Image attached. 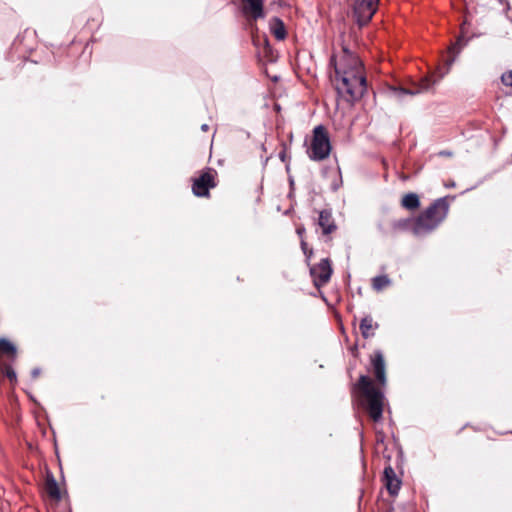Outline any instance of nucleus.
Listing matches in <instances>:
<instances>
[{"mask_svg":"<svg viewBox=\"0 0 512 512\" xmlns=\"http://www.w3.org/2000/svg\"><path fill=\"white\" fill-rule=\"evenodd\" d=\"M330 63L335 69L338 91L347 94L350 100L361 98L366 92L367 84L358 56L344 47L339 60L332 56Z\"/></svg>","mask_w":512,"mask_h":512,"instance_id":"f257e3e1","label":"nucleus"},{"mask_svg":"<svg viewBox=\"0 0 512 512\" xmlns=\"http://www.w3.org/2000/svg\"><path fill=\"white\" fill-rule=\"evenodd\" d=\"M448 209L445 198L437 199L414 220L412 233L416 236L430 233L446 218Z\"/></svg>","mask_w":512,"mask_h":512,"instance_id":"f03ea898","label":"nucleus"},{"mask_svg":"<svg viewBox=\"0 0 512 512\" xmlns=\"http://www.w3.org/2000/svg\"><path fill=\"white\" fill-rule=\"evenodd\" d=\"M358 389L361 391V405L367 410L374 422L382 419L384 407V394L377 389L372 380L365 375L359 378Z\"/></svg>","mask_w":512,"mask_h":512,"instance_id":"7ed1b4c3","label":"nucleus"},{"mask_svg":"<svg viewBox=\"0 0 512 512\" xmlns=\"http://www.w3.org/2000/svg\"><path fill=\"white\" fill-rule=\"evenodd\" d=\"M331 151V143L326 129L322 125H318L313 130V137L308 155L310 159L321 161L327 158Z\"/></svg>","mask_w":512,"mask_h":512,"instance_id":"20e7f679","label":"nucleus"},{"mask_svg":"<svg viewBox=\"0 0 512 512\" xmlns=\"http://www.w3.org/2000/svg\"><path fill=\"white\" fill-rule=\"evenodd\" d=\"M454 58L447 61L446 71L441 73L437 78H434V74L423 78L415 87V89H404V88H392L393 93L396 97L401 98L403 95H415L429 91L444 75L449 71Z\"/></svg>","mask_w":512,"mask_h":512,"instance_id":"39448f33","label":"nucleus"},{"mask_svg":"<svg viewBox=\"0 0 512 512\" xmlns=\"http://www.w3.org/2000/svg\"><path fill=\"white\" fill-rule=\"evenodd\" d=\"M379 0H353L352 9L360 26L367 24L377 10Z\"/></svg>","mask_w":512,"mask_h":512,"instance_id":"423d86ee","label":"nucleus"},{"mask_svg":"<svg viewBox=\"0 0 512 512\" xmlns=\"http://www.w3.org/2000/svg\"><path fill=\"white\" fill-rule=\"evenodd\" d=\"M310 273L313 278L314 284L317 287L325 285L331 277L332 268L328 259H323L321 262L310 268Z\"/></svg>","mask_w":512,"mask_h":512,"instance_id":"0eeeda50","label":"nucleus"},{"mask_svg":"<svg viewBox=\"0 0 512 512\" xmlns=\"http://www.w3.org/2000/svg\"><path fill=\"white\" fill-rule=\"evenodd\" d=\"M214 186V173L207 171L194 180L192 190L196 196L206 197L209 195V189Z\"/></svg>","mask_w":512,"mask_h":512,"instance_id":"6e6552de","label":"nucleus"},{"mask_svg":"<svg viewBox=\"0 0 512 512\" xmlns=\"http://www.w3.org/2000/svg\"><path fill=\"white\" fill-rule=\"evenodd\" d=\"M242 11L248 21L264 18V0H241Z\"/></svg>","mask_w":512,"mask_h":512,"instance_id":"1a4fd4ad","label":"nucleus"},{"mask_svg":"<svg viewBox=\"0 0 512 512\" xmlns=\"http://www.w3.org/2000/svg\"><path fill=\"white\" fill-rule=\"evenodd\" d=\"M371 362H372L374 374H375L377 381L381 385H385L386 372H385V362H384L382 353L379 351L375 352V354L373 355V357L371 359Z\"/></svg>","mask_w":512,"mask_h":512,"instance_id":"9d476101","label":"nucleus"},{"mask_svg":"<svg viewBox=\"0 0 512 512\" xmlns=\"http://www.w3.org/2000/svg\"><path fill=\"white\" fill-rule=\"evenodd\" d=\"M384 484L391 495H396L400 489L401 481L390 466L384 469Z\"/></svg>","mask_w":512,"mask_h":512,"instance_id":"9b49d317","label":"nucleus"},{"mask_svg":"<svg viewBox=\"0 0 512 512\" xmlns=\"http://www.w3.org/2000/svg\"><path fill=\"white\" fill-rule=\"evenodd\" d=\"M318 225L322 228L323 234L328 235L336 229V225L330 211L323 210L319 213Z\"/></svg>","mask_w":512,"mask_h":512,"instance_id":"f8f14e48","label":"nucleus"},{"mask_svg":"<svg viewBox=\"0 0 512 512\" xmlns=\"http://www.w3.org/2000/svg\"><path fill=\"white\" fill-rule=\"evenodd\" d=\"M269 28L277 40H284L286 38V29L284 23L278 17H274L269 21Z\"/></svg>","mask_w":512,"mask_h":512,"instance_id":"ddd939ff","label":"nucleus"},{"mask_svg":"<svg viewBox=\"0 0 512 512\" xmlns=\"http://www.w3.org/2000/svg\"><path fill=\"white\" fill-rule=\"evenodd\" d=\"M378 327L377 323L373 322L372 317L366 316L361 320L360 330L364 338H369L374 335V330Z\"/></svg>","mask_w":512,"mask_h":512,"instance_id":"4468645a","label":"nucleus"},{"mask_svg":"<svg viewBox=\"0 0 512 512\" xmlns=\"http://www.w3.org/2000/svg\"><path fill=\"white\" fill-rule=\"evenodd\" d=\"M402 206L407 210H415L420 206V199L416 193H408L401 200Z\"/></svg>","mask_w":512,"mask_h":512,"instance_id":"2eb2a0df","label":"nucleus"},{"mask_svg":"<svg viewBox=\"0 0 512 512\" xmlns=\"http://www.w3.org/2000/svg\"><path fill=\"white\" fill-rule=\"evenodd\" d=\"M46 493L53 499H60V490L58 484L53 476H48L45 485Z\"/></svg>","mask_w":512,"mask_h":512,"instance_id":"dca6fc26","label":"nucleus"},{"mask_svg":"<svg viewBox=\"0 0 512 512\" xmlns=\"http://www.w3.org/2000/svg\"><path fill=\"white\" fill-rule=\"evenodd\" d=\"M0 353L14 356L16 347L7 339H0Z\"/></svg>","mask_w":512,"mask_h":512,"instance_id":"f3484780","label":"nucleus"},{"mask_svg":"<svg viewBox=\"0 0 512 512\" xmlns=\"http://www.w3.org/2000/svg\"><path fill=\"white\" fill-rule=\"evenodd\" d=\"M372 285L375 290L380 291L383 288L390 285V279L385 275L377 276V277L373 278Z\"/></svg>","mask_w":512,"mask_h":512,"instance_id":"a211bd4d","label":"nucleus"},{"mask_svg":"<svg viewBox=\"0 0 512 512\" xmlns=\"http://www.w3.org/2000/svg\"><path fill=\"white\" fill-rule=\"evenodd\" d=\"M414 220L402 219L394 223V228L398 230H408L413 228Z\"/></svg>","mask_w":512,"mask_h":512,"instance_id":"6ab92c4d","label":"nucleus"},{"mask_svg":"<svg viewBox=\"0 0 512 512\" xmlns=\"http://www.w3.org/2000/svg\"><path fill=\"white\" fill-rule=\"evenodd\" d=\"M2 374L6 376L11 382H15L17 377L15 371L9 365L2 367Z\"/></svg>","mask_w":512,"mask_h":512,"instance_id":"aec40b11","label":"nucleus"},{"mask_svg":"<svg viewBox=\"0 0 512 512\" xmlns=\"http://www.w3.org/2000/svg\"><path fill=\"white\" fill-rule=\"evenodd\" d=\"M501 80L504 85L512 87V70L504 73L501 77Z\"/></svg>","mask_w":512,"mask_h":512,"instance_id":"412c9836","label":"nucleus"},{"mask_svg":"<svg viewBox=\"0 0 512 512\" xmlns=\"http://www.w3.org/2000/svg\"><path fill=\"white\" fill-rule=\"evenodd\" d=\"M301 248H302L303 253L307 254V251L309 249H308V245L304 239H301Z\"/></svg>","mask_w":512,"mask_h":512,"instance_id":"4be33fe9","label":"nucleus"},{"mask_svg":"<svg viewBox=\"0 0 512 512\" xmlns=\"http://www.w3.org/2000/svg\"><path fill=\"white\" fill-rule=\"evenodd\" d=\"M297 234L300 236L301 239H303V234L305 233V228L303 226L297 227Z\"/></svg>","mask_w":512,"mask_h":512,"instance_id":"5701e85b","label":"nucleus"},{"mask_svg":"<svg viewBox=\"0 0 512 512\" xmlns=\"http://www.w3.org/2000/svg\"><path fill=\"white\" fill-rule=\"evenodd\" d=\"M31 375L33 378H37L39 375H40V369L39 368H34L31 372Z\"/></svg>","mask_w":512,"mask_h":512,"instance_id":"b1692460","label":"nucleus"},{"mask_svg":"<svg viewBox=\"0 0 512 512\" xmlns=\"http://www.w3.org/2000/svg\"><path fill=\"white\" fill-rule=\"evenodd\" d=\"M500 4L505 5L506 10L510 9V4L507 0H497Z\"/></svg>","mask_w":512,"mask_h":512,"instance_id":"393cba45","label":"nucleus"},{"mask_svg":"<svg viewBox=\"0 0 512 512\" xmlns=\"http://www.w3.org/2000/svg\"><path fill=\"white\" fill-rule=\"evenodd\" d=\"M312 254H313V251H312L311 249H309V250L307 251V254H305V255H306L307 260H309V259L311 258Z\"/></svg>","mask_w":512,"mask_h":512,"instance_id":"a878e982","label":"nucleus"},{"mask_svg":"<svg viewBox=\"0 0 512 512\" xmlns=\"http://www.w3.org/2000/svg\"><path fill=\"white\" fill-rule=\"evenodd\" d=\"M208 129H209V126L207 124H203L201 126V130L204 131V132L208 131Z\"/></svg>","mask_w":512,"mask_h":512,"instance_id":"bb28decb","label":"nucleus"},{"mask_svg":"<svg viewBox=\"0 0 512 512\" xmlns=\"http://www.w3.org/2000/svg\"><path fill=\"white\" fill-rule=\"evenodd\" d=\"M505 11H506V14H508V10L505 9ZM507 18H510V15H507Z\"/></svg>","mask_w":512,"mask_h":512,"instance_id":"cd10ccee","label":"nucleus"}]
</instances>
